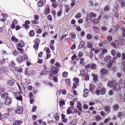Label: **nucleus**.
Listing matches in <instances>:
<instances>
[{
  "label": "nucleus",
  "mask_w": 125,
  "mask_h": 125,
  "mask_svg": "<svg viewBox=\"0 0 125 125\" xmlns=\"http://www.w3.org/2000/svg\"><path fill=\"white\" fill-rule=\"evenodd\" d=\"M23 46V42L22 40H20L18 42L17 49L20 53L23 54V50L22 48Z\"/></svg>",
  "instance_id": "obj_1"
},
{
  "label": "nucleus",
  "mask_w": 125,
  "mask_h": 125,
  "mask_svg": "<svg viewBox=\"0 0 125 125\" xmlns=\"http://www.w3.org/2000/svg\"><path fill=\"white\" fill-rule=\"evenodd\" d=\"M13 95L15 98L16 99L18 100H20L22 101V97L21 95V94H20L19 92L17 93H13Z\"/></svg>",
  "instance_id": "obj_2"
},
{
  "label": "nucleus",
  "mask_w": 125,
  "mask_h": 125,
  "mask_svg": "<svg viewBox=\"0 0 125 125\" xmlns=\"http://www.w3.org/2000/svg\"><path fill=\"white\" fill-rule=\"evenodd\" d=\"M14 83V80L12 78L8 80L7 82V85L9 86H13Z\"/></svg>",
  "instance_id": "obj_3"
},
{
  "label": "nucleus",
  "mask_w": 125,
  "mask_h": 125,
  "mask_svg": "<svg viewBox=\"0 0 125 125\" xmlns=\"http://www.w3.org/2000/svg\"><path fill=\"white\" fill-rule=\"evenodd\" d=\"M12 99L10 97H8L5 99V104L8 105H9L11 103Z\"/></svg>",
  "instance_id": "obj_4"
},
{
  "label": "nucleus",
  "mask_w": 125,
  "mask_h": 125,
  "mask_svg": "<svg viewBox=\"0 0 125 125\" xmlns=\"http://www.w3.org/2000/svg\"><path fill=\"white\" fill-rule=\"evenodd\" d=\"M58 69L56 67H53L52 69V74H56L58 73Z\"/></svg>",
  "instance_id": "obj_5"
},
{
  "label": "nucleus",
  "mask_w": 125,
  "mask_h": 125,
  "mask_svg": "<svg viewBox=\"0 0 125 125\" xmlns=\"http://www.w3.org/2000/svg\"><path fill=\"white\" fill-rule=\"evenodd\" d=\"M0 73H3L4 74H5L7 71V68L4 67H1L0 68Z\"/></svg>",
  "instance_id": "obj_6"
},
{
  "label": "nucleus",
  "mask_w": 125,
  "mask_h": 125,
  "mask_svg": "<svg viewBox=\"0 0 125 125\" xmlns=\"http://www.w3.org/2000/svg\"><path fill=\"white\" fill-rule=\"evenodd\" d=\"M23 109L22 107H19L17 110H16V112L18 114H20L22 113Z\"/></svg>",
  "instance_id": "obj_7"
},
{
  "label": "nucleus",
  "mask_w": 125,
  "mask_h": 125,
  "mask_svg": "<svg viewBox=\"0 0 125 125\" xmlns=\"http://www.w3.org/2000/svg\"><path fill=\"white\" fill-rule=\"evenodd\" d=\"M119 40L122 45H124L125 44V40L124 37L122 36H119L118 37Z\"/></svg>",
  "instance_id": "obj_8"
},
{
  "label": "nucleus",
  "mask_w": 125,
  "mask_h": 125,
  "mask_svg": "<svg viewBox=\"0 0 125 125\" xmlns=\"http://www.w3.org/2000/svg\"><path fill=\"white\" fill-rule=\"evenodd\" d=\"M89 92V91L88 89H85L83 91L84 94L83 95V97L84 98L88 96V94Z\"/></svg>",
  "instance_id": "obj_9"
},
{
  "label": "nucleus",
  "mask_w": 125,
  "mask_h": 125,
  "mask_svg": "<svg viewBox=\"0 0 125 125\" xmlns=\"http://www.w3.org/2000/svg\"><path fill=\"white\" fill-rule=\"evenodd\" d=\"M111 56H106L104 58V60L105 61L107 62L111 61Z\"/></svg>",
  "instance_id": "obj_10"
},
{
  "label": "nucleus",
  "mask_w": 125,
  "mask_h": 125,
  "mask_svg": "<svg viewBox=\"0 0 125 125\" xmlns=\"http://www.w3.org/2000/svg\"><path fill=\"white\" fill-rule=\"evenodd\" d=\"M119 107L118 105L117 104H116L113 107V110L114 111H116L119 109Z\"/></svg>",
  "instance_id": "obj_11"
},
{
  "label": "nucleus",
  "mask_w": 125,
  "mask_h": 125,
  "mask_svg": "<svg viewBox=\"0 0 125 125\" xmlns=\"http://www.w3.org/2000/svg\"><path fill=\"white\" fill-rule=\"evenodd\" d=\"M8 94L6 93H2L1 94V97L3 99H4L8 97Z\"/></svg>",
  "instance_id": "obj_12"
},
{
  "label": "nucleus",
  "mask_w": 125,
  "mask_h": 125,
  "mask_svg": "<svg viewBox=\"0 0 125 125\" xmlns=\"http://www.w3.org/2000/svg\"><path fill=\"white\" fill-rule=\"evenodd\" d=\"M116 58V57H115V58L114 57V58H113V59L112 60V61H111L108 62L109 63L108 64V68H111V66L112 65L113 63L114 62V61L113 60V59H115Z\"/></svg>",
  "instance_id": "obj_13"
},
{
  "label": "nucleus",
  "mask_w": 125,
  "mask_h": 125,
  "mask_svg": "<svg viewBox=\"0 0 125 125\" xmlns=\"http://www.w3.org/2000/svg\"><path fill=\"white\" fill-rule=\"evenodd\" d=\"M111 107L110 106H106L104 108L105 111L107 112L110 113Z\"/></svg>",
  "instance_id": "obj_14"
},
{
  "label": "nucleus",
  "mask_w": 125,
  "mask_h": 125,
  "mask_svg": "<svg viewBox=\"0 0 125 125\" xmlns=\"http://www.w3.org/2000/svg\"><path fill=\"white\" fill-rule=\"evenodd\" d=\"M89 90L92 93L94 89V85L92 83H90L89 85Z\"/></svg>",
  "instance_id": "obj_15"
},
{
  "label": "nucleus",
  "mask_w": 125,
  "mask_h": 125,
  "mask_svg": "<svg viewBox=\"0 0 125 125\" xmlns=\"http://www.w3.org/2000/svg\"><path fill=\"white\" fill-rule=\"evenodd\" d=\"M100 91L101 95L104 94L105 93L106 91L105 88H101H101Z\"/></svg>",
  "instance_id": "obj_16"
},
{
  "label": "nucleus",
  "mask_w": 125,
  "mask_h": 125,
  "mask_svg": "<svg viewBox=\"0 0 125 125\" xmlns=\"http://www.w3.org/2000/svg\"><path fill=\"white\" fill-rule=\"evenodd\" d=\"M120 89V88L119 86L117 85L116 84H115L114 86V90L116 91H118Z\"/></svg>",
  "instance_id": "obj_17"
},
{
  "label": "nucleus",
  "mask_w": 125,
  "mask_h": 125,
  "mask_svg": "<svg viewBox=\"0 0 125 125\" xmlns=\"http://www.w3.org/2000/svg\"><path fill=\"white\" fill-rule=\"evenodd\" d=\"M107 72V70L104 68L102 69L101 71V73L102 75L105 74Z\"/></svg>",
  "instance_id": "obj_18"
},
{
  "label": "nucleus",
  "mask_w": 125,
  "mask_h": 125,
  "mask_svg": "<svg viewBox=\"0 0 125 125\" xmlns=\"http://www.w3.org/2000/svg\"><path fill=\"white\" fill-rule=\"evenodd\" d=\"M22 123V121L20 120H17L15 121L13 124V125H19Z\"/></svg>",
  "instance_id": "obj_19"
},
{
  "label": "nucleus",
  "mask_w": 125,
  "mask_h": 125,
  "mask_svg": "<svg viewBox=\"0 0 125 125\" xmlns=\"http://www.w3.org/2000/svg\"><path fill=\"white\" fill-rule=\"evenodd\" d=\"M107 85L110 87H112L113 86L114 83L112 82L111 81H108Z\"/></svg>",
  "instance_id": "obj_20"
},
{
  "label": "nucleus",
  "mask_w": 125,
  "mask_h": 125,
  "mask_svg": "<svg viewBox=\"0 0 125 125\" xmlns=\"http://www.w3.org/2000/svg\"><path fill=\"white\" fill-rule=\"evenodd\" d=\"M43 4L42 0H40L38 2V5L39 7H42Z\"/></svg>",
  "instance_id": "obj_21"
},
{
  "label": "nucleus",
  "mask_w": 125,
  "mask_h": 125,
  "mask_svg": "<svg viewBox=\"0 0 125 125\" xmlns=\"http://www.w3.org/2000/svg\"><path fill=\"white\" fill-rule=\"evenodd\" d=\"M11 41L13 42L14 43L17 42L18 41V39L16 38L15 37L13 36H12L11 37Z\"/></svg>",
  "instance_id": "obj_22"
},
{
  "label": "nucleus",
  "mask_w": 125,
  "mask_h": 125,
  "mask_svg": "<svg viewBox=\"0 0 125 125\" xmlns=\"http://www.w3.org/2000/svg\"><path fill=\"white\" fill-rule=\"evenodd\" d=\"M101 118V117L100 115H97L95 117V118L96 120L97 121H98L100 120Z\"/></svg>",
  "instance_id": "obj_23"
},
{
  "label": "nucleus",
  "mask_w": 125,
  "mask_h": 125,
  "mask_svg": "<svg viewBox=\"0 0 125 125\" xmlns=\"http://www.w3.org/2000/svg\"><path fill=\"white\" fill-rule=\"evenodd\" d=\"M34 31L33 30H32L30 31L29 34L30 36L32 37L34 36Z\"/></svg>",
  "instance_id": "obj_24"
},
{
  "label": "nucleus",
  "mask_w": 125,
  "mask_h": 125,
  "mask_svg": "<svg viewBox=\"0 0 125 125\" xmlns=\"http://www.w3.org/2000/svg\"><path fill=\"white\" fill-rule=\"evenodd\" d=\"M68 75V73L66 72H63L62 74V76L64 78H66L67 76Z\"/></svg>",
  "instance_id": "obj_25"
},
{
  "label": "nucleus",
  "mask_w": 125,
  "mask_h": 125,
  "mask_svg": "<svg viewBox=\"0 0 125 125\" xmlns=\"http://www.w3.org/2000/svg\"><path fill=\"white\" fill-rule=\"evenodd\" d=\"M50 12V9L49 8L45 9V14L47 15Z\"/></svg>",
  "instance_id": "obj_26"
},
{
  "label": "nucleus",
  "mask_w": 125,
  "mask_h": 125,
  "mask_svg": "<svg viewBox=\"0 0 125 125\" xmlns=\"http://www.w3.org/2000/svg\"><path fill=\"white\" fill-rule=\"evenodd\" d=\"M112 55L113 56H115L116 54V52L114 50H113L111 51Z\"/></svg>",
  "instance_id": "obj_27"
},
{
  "label": "nucleus",
  "mask_w": 125,
  "mask_h": 125,
  "mask_svg": "<svg viewBox=\"0 0 125 125\" xmlns=\"http://www.w3.org/2000/svg\"><path fill=\"white\" fill-rule=\"evenodd\" d=\"M59 103L60 104V106H62V105H64L65 104V102L64 100L59 101Z\"/></svg>",
  "instance_id": "obj_28"
},
{
  "label": "nucleus",
  "mask_w": 125,
  "mask_h": 125,
  "mask_svg": "<svg viewBox=\"0 0 125 125\" xmlns=\"http://www.w3.org/2000/svg\"><path fill=\"white\" fill-rule=\"evenodd\" d=\"M23 53L22 54V56H20L19 57L17 58V61L19 62H21L23 60Z\"/></svg>",
  "instance_id": "obj_29"
},
{
  "label": "nucleus",
  "mask_w": 125,
  "mask_h": 125,
  "mask_svg": "<svg viewBox=\"0 0 125 125\" xmlns=\"http://www.w3.org/2000/svg\"><path fill=\"white\" fill-rule=\"evenodd\" d=\"M60 91L61 92L62 94H66V92L65 90H62L61 91H58L57 92L58 93H60Z\"/></svg>",
  "instance_id": "obj_30"
},
{
  "label": "nucleus",
  "mask_w": 125,
  "mask_h": 125,
  "mask_svg": "<svg viewBox=\"0 0 125 125\" xmlns=\"http://www.w3.org/2000/svg\"><path fill=\"white\" fill-rule=\"evenodd\" d=\"M90 14V15L92 17L95 18L96 17L97 14H94L93 12H91Z\"/></svg>",
  "instance_id": "obj_31"
},
{
  "label": "nucleus",
  "mask_w": 125,
  "mask_h": 125,
  "mask_svg": "<svg viewBox=\"0 0 125 125\" xmlns=\"http://www.w3.org/2000/svg\"><path fill=\"white\" fill-rule=\"evenodd\" d=\"M54 116L55 117V119L56 120H58L59 119V114L58 113H56L55 114Z\"/></svg>",
  "instance_id": "obj_32"
},
{
  "label": "nucleus",
  "mask_w": 125,
  "mask_h": 125,
  "mask_svg": "<svg viewBox=\"0 0 125 125\" xmlns=\"http://www.w3.org/2000/svg\"><path fill=\"white\" fill-rule=\"evenodd\" d=\"M81 14L80 13H79L75 16V18L77 19H79L81 18Z\"/></svg>",
  "instance_id": "obj_33"
},
{
  "label": "nucleus",
  "mask_w": 125,
  "mask_h": 125,
  "mask_svg": "<svg viewBox=\"0 0 125 125\" xmlns=\"http://www.w3.org/2000/svg\"><path fill=\"white\" fill-rule=\"evenodd\" d=\"M107 40L109 41L110 42L111 41L113 40L112 37L110 35L108 36H107Z\"/></svg>",
  "instance_id": "obj_34"
},
{
  "label": "nucleus",
  "mask_w": 125,
  "mask_h": 125,
  "mask_svg": "<svg viewBox=\"0 0 125 125\" xmlns=\"http://www.w3.org/2000/svg\"><path fill=\"white\" fill-rule=\"evenodd\" d=\"M52 7H53L54 8H55L58 6V4L57 2L52 3Z\"/></svg>",
  "instance_id": "obj_35"
},
{
  "label": "nucleus",
  "mask_w": 125,
  "mask_h": 125,
  "mask_svg": "<svg viewBox=\"0 0 125 125\" xmlns=\"http://www.w3.org/2000/svg\"><path fill=\"white\" fill-rule=\"evenodd\" d=\"M67 114L69 115L72 113V111L69 108L67 110Z\"/></svg>",
  "instance_id": "obj_36"
},
{
  "label": "nucleus",
  "mask_w": 125,
  "mask_h": 125,
  "mask_svg": "<svg viewBox=\"0 0 125 125\" xmlns=\"http://www.w3.org/2000/svg\"><path fill=\"white\" fill-rule=\"evenodd\" d=\"M92 45L91 44L90 42H88L87 44V47L89 48H91L92 47Z\"/></svg>",
  "instance_id": "obj_37"
},
{
  "label": "nucleus",
  "mask_w": 125,
  "mask_h": 125,
  "mask_svg": "<svg viewBox=\"0 0 125 125\" xmlns=\"http://www.w3.org/2000/svg\"><path fill=\"white\" fill-rule=\"evenodd\" d=\"M86 81L89 80V76L88 74H85V78Z\"/></svg>",
  "instance_id": "obj_38"
},
{
  "label": "nucleus",
  "mask_w": 125,
  "mask_h": 125,
  "mask_svg": "<svg viewBox=\"0 0 125 125\" xmlns=\"http://www.w3.org/2000/svg\"><path fill=\"white\" fill-rule=\"evenodd\" d=\"M92 35L91 34H87L86 36V37L88 40H90L92 39Z\"/></svg>",
  "instance_id": "obj_39"
},
{
  "label": "nucleus",
  "mask_w": 125,
  "mask_h": 125,
  "mask_svg": "<svg viewBox=\"0 0 125 125\" xmlns=\"http://www.w3.org/2000/svg\"><path fill=\"white\" fill-rule=\"evenodd\" d=\"M24 60L26 61H29L28 58V57L24 54Z\"/></svg>",
  "instance_id": "obj_40"
},
{
  "label": "nucleus",
  "mask_w": 125,
  "mask_h": 125,
  "mask_svg": "<svg viewBox=\"0 0 125 125\" xmlns=\"http://www.w3.org/2000/svg\"><path fill=\"white\" fill-rule=\"evenodd\" d=\"M5 89L3 87L0 86V93H2L4 91Z\"/></svg>",
  "instance_id": "obj_41"
},
{
  "label": "nucleus",
  "mask_w": 125,
  "mask_h": 125,
  "mask_svg": "<svg viewBox=\"0 0 125 125\" xmlns=\"http://www.w3.org/2000/svg\"><path fill=\"white\" fill-rule=\"evenodd\" d=\"M96 65L94 63H93L91 66L90 68L92 69H94Z\"/></svg>",
  "instance_id": "obj_42"
},
{
  "label": "nucleus",
  "mask_w": 125,
  "mask_h": 125,
  "mask_svg": "<svg viewBox=\"0 0 125 125\" xmlns=\"http://www.w3.org/2000/svg\"><path fill=\"white\" fill-rule=\"evenodd\" d=\"M39 46V44L35 43L33 47L35 49H37L38 48Z\"/></svg>",
  "instance_id": "obj_43"
},
{
  "label": "nucleus",
  "mask_w": 125,
  "mask_h": 125,
  "mask_svg": "<svg viewBox=\"0 0 125 125\" xmlns=\"http://www.w3.org/2000/svg\"><path fill=\"white\" fill-rule=\"evenodd\" d=\"M93 22L95 24H98L99 22V21L97 19H94L93 21Z\"/></svg>",
  "instance_id": "obj_44"
},
{
  "label": "nucleus",
  "mask_w": 125,
  "mask_h": 125,
  "mask_svg": "<svg viewBox=\"0 0 125 125\" xmlns=\"http://www.w3.org/2000/svg\"><path fill=\"white\" fill-rule=\"evenodd\" d=\"M74 81L76 83H78L79 82V79L77 78H75L74 79Z\"/></svg>",
  "instance_id": "obj_45"
},
{
  "label": "nucleus",
  "mask_w": 125,
  "mask_h": 125,
  "mask_svg": "<svg viewBox=\"0 0 125 125\" xmlns=\"http://www.w3.org/2000/svg\"><path fill=\"white\" fill-rule=\"evenodd\" d=\"M47 18L48 20L50 21H52V17L50 15H48L47 17Z\"/></svg>",
  "instance_id": "obj_46"
},
{
  "label": "nucleus",
  "mask_w": 125,
  "mask_h": 125,
  "mask_svg": "<svg viewBox=\"0 0 125 125\" xmlns=\"http://www.w3.org/2000/svg\"><path fill=\"white\" fill-rule=\"evenodd\" d=\"M122 67L124 70H125V61H123L122 62Z\"/></svg>",
  "instance_id": "obj_47"
},
{
  "label": "nucleus",
  "mask_w": 125,
  "mask_h": 125,
  "mask_svg": "<svg viewBox=\"0 0 125 125\" xmlns=\"http://www.w3.org/2000/svg\"><path fill=\"white\" fill-rule=\"evenodd\" d=\"M55 65L58 68L60 67L61 66L60 63L58 62H56L55 63Z\"/></svg>",
  "instance_id": "obj_48"
},
{
  "label": "nucleus",
  "mask_w": 125,
  "mask_h": 125,
  "mask_svg": "<svg viewBox=\"0 0 125 125\" xmlns=\"http://www.w3.org/2000/svg\"><path fill=\"white\" fill-rule=\"evenodd\" d=\"M53 79L54 82H57L58 81V78L54 76L53 77Z\"/></svg>",
  "instance_id": "obj_49"
},
{
  "label": "nucleus",
  "mask_w": 125,
  "mask_h": 125,
  "mask_svg": "<svg viewBox=\"0 0 125 125\" xmlns=\"http://www.w3.org/2000/svg\"><path fill=\"white\" fill-rule=\"evenodd\" d=\"M101 30L104 31H105L107 30V28L105 26H102L101 28Z\"/></svg>",
  "instance_id": "obj_50"
},
{
  "label": "nucleus",
  "mask_w": 125,
  "mask_h": 125,
  "mask_svg": "<svg viewBox=\"0 0 125 125\" xmlns=\"http://www.w3.org/2000/svg\"><path fill=\"white\" fill-rule=\"evenodd\" d=\"M37 108V106H33L32 108V112H34L36 111Z\"/></svg>",
  "instance_id": "obj_51"
},
{
  "label": "nucleus",
  "mask_w": 125,
  "mask_h": 125,
  "mask_svg": "<svg viewBox=\"0 0 125 125\" xmlns=\"http://www.w3.org/2000/svg\"><path fill=\"white\" fill-rule=\"evenodd\" d=\"M122 60H125V53H123L122 54Z\"/></svg>",
  "instance_id": "obj_52"
},
{
  "label": "nucleus",
  "mask_w": 125,
  "mask_h": 125,
  "mask_svg": "<svg viewBox=\"0 0 125 125\" xmlns=\"http://www.w3.org/2000/svg\"><path fill=\"white\" fill-rule=\"evenodd\" d=\"M40 42V40L38 38H36L35 40V43L39 44Z\"/></svg>",
  "instance_id": "obj_53"
},
{
  "label": "nucleus",
  "mask_w": 125,
  "mask_h": 125,
  "mask_svg": "<svg viewBox=\"0 0 125 125\" xmlns=\"http://www.w3.org/2000/svg\"><path fill=\"white\" fill-rule=\"evenodd\" d=\"M84 42L83 41H81L80 42L79 45L80 46H81L82 47H83L85 46V45H84Z\"/></svg>",
  "instance_id": "obj_54"
},
{
  "label": "nucleus",
  "mask_w": 125,
  "mask_h": 125,
  "mask_svg": "<svg viewBox=\"0 0 125 125\" xmlns=\"http://www.w3.org/2000/svg\"><path fill=\"white\" fill-rule=\"evenodd\" d=\"M46 74V71H42L40 73L41 75H45Z\"/></svg>",
  "instance_id": "obj_55"
},
{
  "label": "nucleus",
  "mask_w": 125,
  "mask_h": 125,
  "mask_svg": "<svg viewBox=\"0 0 125 125\" xmlns=\"http://www.w3.org/2000/svg\"><path fill=\"white\" fill-rule=\"evenodd\" d=\"M113 12H116L117 11L118 9L116 7H114L113 8Z\"/></svg>",
  "instance_id": "obj_56"
},
{
  "label": "nucleus",
  "mask_w": 125,
  "mask_h": 125,
  "mask_svg": "<svg viewBox=\"0 0 125 125\" xmlns=\"http://www.w3.org/2000/svg\"><path fill=\"white\" fill-rule=\"evenodd\" d=\"M35 71L34 70H32L30 71L29 72V73L30 75H32L34 74Z\"/></svg>",
  "instance_id": "obj_57"
},
{
  "label": "nucleus",
  "mask_w": 125,
  "mask_h": 125,
  "mask_svg": "<svg viewBox=\"0 0 125 125\" xmlns=\"http://www.w3.org/2000/svg\"><path fill=\"white\" fill-rule=\"evenodd\" d=\"M92 28L95 31H97V30H98V27L95 26H93Z\"/></svg>",
  "instance_id": "obj_58"
},
{
  "label": "nucleus",
  "mask_w": 125,
  "mask_h": 125,
  "mask_svg": "<svg viewBox=\"0 0 125 125\" xmlns=\"http://www.w3.org/2000/svg\"><path fill=\"white\" fill-rule=\"evenodd\" d=\"M83 55V53L81 52H79L78 54V56L79 57H82Z\"/></svg>",
  "instance_id": "obj_59"
},
{
  "label": "nucleus",
  "mask_w": 125,
  "mask_h": 125,
  "mask_svg": "<svg viewBox=\"0 0 125 125\" xmlns=\"http://www.w3.org/2000/svg\"><path fill=\"white\" fill-rule=\"evenodd\" d=\"M37 117V116L36 115H34L32 116V119L33 120L35 121Z\"/></svg>",
  "instance_id": "obj_60"
},
{
  "label": "nucleus",
  "mask_w": 125,
  "mask_h": 125,
  "mask_svg": "<svg viewBox=\"0 0 125 125\" xmlns=\"http://www.w3.org/2000/svg\"><path fill=\"white\" fill-rule=\"evenodd\" d=\"M107 52V50L106 49H104L102 51V53L103 54Z\"/></svg>",
  "instance_id": "obj_61"
},
{
  "label": "nucleus",
  "mask_w": 125,
  "mask_h": 125,
  "mask_svg": "<svg viewBox=\"0 0 125 125\" xmlns=\"http://www.w3.org/2000/svg\"><path fill=\"white\" fill-rule=\"evenodd\" d=\"M52 13V15L55 17L56 13V11L55 10L51 11Z\"/></svg>",
  "instance_id": "obj_62"
},
{
  "label": "nucleus",
  "mask_w": 125,
  "mask_h": 125,
  "mask_svg": "<svg viewBox=\"0 0 125 125\" xmlns=\"http://www.w3.org/2000/svg\"><path fill=\"white\" fill-rule=\"evenodd\" d=\"M103 43L104 44H108L109 43V42L108 41L105 40L103 41Z\"/></svg>",
  "instance_id": "obj_63"
},
{
  "label": "nucleus",
  "mask_w": 125,
  "mask_h": 125,
  "mask_svg": "<svg viewBox=\"0 0 125 125\" xmlns=\"http://www.w3.org/2000/svg\"><path fill=\"white\" fill-rule=\"evenodd\" d=\"M76 124V122L75 121H71V125H75Z\"/></svg>",
  "instance_id": "obj_64"
}]
</instances>
